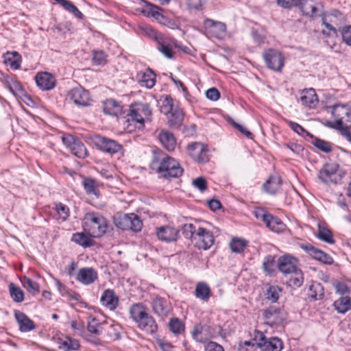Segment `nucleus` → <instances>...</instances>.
Masks as SVG:
<instances>
[{"instance_id": "1", "label": "nucleus", "mask_w": 351, "mask_h": 351, "mask_svg": "<svg viewBox=\"0 0 351 351\" xmlns=\"http://www.w3.org/2000/svg\"><path fill=\"white\" fill-rule=\"evenodd\" d=\"M182 232L184 237L191 239L195 247L199 250H207L214 243L213 233L205 228L186 223L182 227Z\"/></svg>"}, {"instance_id": "2", "label": "nucleus", "mask_w": 351, "mask_h": 351, "mask_svg": "<svg viewBox=\"0 0 351 351\" xmlns=\"http://www.w3.org/2000/svg\"><path fill=\"white\" fill-rule=\"evenodd\" d=\"M150 167L153 171L160 173L161 177L167 179L178 178L182 175L184 171L180 163L173 158L167 155L160 159L154 157Z\"/></svg>"}, {"instance_id": "3", "label": "nucleus", "mask_w": 351, "mask_h": 351, "mask_svg": "<svg viewBox=\"0 0 351 351\" xmlns=\"http://www.w3.org/2000/svg\"><path fill=\"white\" fill-rule=\"evenodd\" d=\"M82 226L84 231L90 234L93 238L103 237L110 228L107 219L101 213L96 212H89L84 215Z\"/></svg>"}, {"instance_id": "4", "label": "nucleus", "mask_w": 351, "mask_h": 351, "mask_svg": "<svg viewBox=\"0 0 351 351\" xmlns=\"http://www.w3.org/2000/svg\"><path fill=\"white\" fill-rule=\"evenodd\" d=\"M131 318L137 324L138 328L147 334L154 335L158 331V324L154 318L147 313L141 304H134L130 308Z\"/></svg>"}, {"instance_id": "5", "label": "nucleus", "mask_w": 351, "mask_h": 351, "mask_svg": "<svg viewBox=\"0 0 351 351\" xmlns=\"http://www.w3.org/2000/svg\"><path fill=\"white\" fill-rule=\"evenodd\" d=\"M127 117L128 131L131 132L133 130L131 127L132 124L134 125V128L141 129L144 127L145 121H150L152 119L150 106L146 103L132 104Z\"/></svg>"}, {"instance_id": "6", "label": "nucleus", "mask_w": 351, "mask_h": 351, "mask_svg": "<svg viewBox=\"0 0 351 351\" xmlns=\"http://www.w3.org/2000/svg\"><path fill=\"white\" fill-rule=\"evenodd\" d=\"M344 176V173L336 162H327L319 171L318 178L326 184H337Z\"/></svg>"}, {"instance_id": "7", "label": "nucleus", "mask_w": 351, "mask_h": 351, "mask_svg": "<svg viewBox=\"0 0 351 351\" xmlns=\"http://www.w3.org/2000/svg\"><path fill=\"white\" fill-rule=\"evenodd\" d=\"M263 58L268 69L276 72H280L285 66V58L278 49L269 48L263 53Z\"/></svg>"}, {"instance_id": "8", "label": "nucleus", "mask_w": 351, "mask_h": 351, "mask_svg": "<svg viewBox=\"0 0 351 351\" xmlns=\"http://www.w3.org/2000/svg\"><path fill=\"white\" fill-rule=\"evenodd\" d=\"M114 224L122 230H131L133 232H139L143 227V222L139 217L134 214H126L123 217L115 219Z\"/></svg>"}, {"instance_id": "9", "label": "nucleus", "mask_w": 351, "mask_h": 351, "mask_svg": "<svg viewBox=\"0 0 351 351\" xmlns=\"http://www.w3.org/2000/svg\"><path fill=\"white\" fill-rule=\"evenodd\" d=\"M63 144L70 152L79 158H85L88 156V150L84 144L71 134H64L62 136Z\"/></svg>"}, {"instance_id": "10", "label": "nucleus", "mask_w": 351, "mask_h": 351, "mask_svg": "<svg viewBox=\"0 0 351 351\" xmlns=\"http://www.w3.org/2000/svg\"><path fill=\"white\" fill-rule=\"evenodd\" d=\"M332 114L336 119L331 125L351 126V106L348 104H336L332 106Z\"/></svg>"}, {"instance_id": "11", "label": "nucleus", "mask_w": 351, "mask_h": 351, "mask_svg": "<svg viewBox=\"0 0 351 351\" xmlns=\"http://www.w3.org/2000/svg\"><path fill=\"white\" fill-rule=\"evenodd\" d=\"M94 143L101 151L113 155L121 152L123 147L116 141L97 135L94 138Z\"/></svg>"}, {"instance_id": "12", "label": "nucleus", "mask_w": 351, "mask_h": 351, "mask_svg": "<svg viewBox=\"0 0 351 351\" xmlns=\"http://www.w3.org/2000/svg\"><path fill=\"white\" fill-rule=\"evenodd\" d=\"M189 156L196 162L203 163L208 161V150L206 145L201 143L194 142L187 145Z\"/></svg>"}, {"instance_id": "13", "label": "nucleus", "mask_w": 351, "mask_h": 351, "mask_svg": "<svg viewBox=\"0 0 351 351\" xmlns=\"http://www.w3.org/2000/svg\"><path fill=\"white\" fill-rule=\"evenodd\" d=\"M216 335L215 328L208 324H199L194 326L192 331L193 338L199 343H207L210 339Z\"/></svg>"}, {"instance_id": "14", "label": "nucleus", "mask_w": 351, "mask_h": 351, "mask_svg": "<svg viewBox=\"0 0 351 351\" xmlns=\"http://www.w3.org/2000/svg\"><path fill=\"white\" fill-rule=\"evenodd\" d=\"M300 247L309 256H312L314 259L320 261L326 265H331L333 263V258L326 252L315 247L308 243H300Z\"/></svg>"}, {"instance_id": "15", "label": "nucleus", "mask_w": 351, "mask_h": 351, "mask_svg": "<svg viewBox=\"0 0 351 351\" xmlns=\"http://www.w3.org/2000/svg\"><path fill=\"white\" fill-rule=\"evenodd\" d=\"M204 25L207 33L213 38L221 39L226 36V25L222 22L206 19L204 22Z\"/></svg>"}, {"instance_id": "16", "label": "nucleus", "mask_w": 351, "mask_h": 351, "mask_svg": "<svg viewBox=\"0 0 351 351\" xmlns=\"http://www.w3.org/2000/svg\"><path fill=\"white\" fill-rule=\"evenodd\" d=\"M257 346L261 351H281L283 348V343L280 338L276 337L267 338L263 335Z\"/></svg>"}, {"instance_id": "17", "label": "nucleus", "mask_w": 351, "mask_h": 351, "mask_svg": "<svg viewBox=\"0 0 351 351\" xmlns=\"http://www.w3.org/2000/svg\"><path fill=\"white\" fill-rule=\"evenodd\" d=\"M321 5L319 0H297L296 7L304 15L314 17L317 15L319 6Z\"/></svg>"}, {"instance_id": "18", "label": "nucleus", "mask_w": 351, "mask_h": 351, "mask_svg": "<svg viewBox=\"0 0 351 351\" xmlns=\"http://www.w3.org/2000/svg\"><path fill=\"white\" fill-rule=\"evenodd\" d=\"M151 304L154 313L162 318L167 317L171 311L168 301L160 296L154 297Z\"/></svg>"}, {"instance_id": "19", "label": "nucleus", "mask_w": 351, "mask_h": 351, "mask_svg": "<svg viewBox=\"0 0 351 351\" xmlns=\"http://www.w3.org/2000/svg\"><path fill=\"white\" fill-rule=\"evenodd\" d=\"M70 97L71 100L78 106H88L92 102L88 91L82 87L72 89L70 92Z\"/></svg>"}, {"instance_id": "20", "label": "nucleus", "mask_w": 351, "mask_h": 351, "mask_svg": "<svg viewBox=\"0 0 351 351\" xmlns=\"http://www.w3.org/2000/svg\"><path fill=\"white\" fill-rule=\"evenodd\" d=\"M297 265V259L291 255H284L278 260V269L286 276L295 271L298 268Z\"/></svg>"}, {"instance_id": "21", "label": "nucleus", "mask_w": 351, "mask_h": 351, "mask_svg": "<svg viewBox=\"0 0 351 351\" xmlns=\"http://www.w3.org/2000/svg\"><path fill=\"white\" fill-rule=\"evenodd\" d=\"M300 95L298 101L300 102L302 106L310 109L316 108L319 99L315 89L312 88L304 89L300 92Z\"/></svg>"}, {"instance_id": "22", "label": "nucleus", "mask_w": 351, "mask_h": 351, "mask_svg": "<svg viewBox=\"0 0 351 351\" xmlns=\"http://www.w3.org/2000/svg\"><path fill=\"white\" fill-rule=\"evenodd\" d=\"M156 234L159 240L167 243L177 241L179 231L171 226H162L157 228Z\"/></svg>"}, {"instance_id": "23", "label": "nucleus", "mask_w": 351, "mask_h": 351, "mask_svg": "<svg viewBox=\"0 0 351 351\" xmlns=\"http://www.w3.org/2000/svg\"><path fill=\"white\" fill-rule=\"evenodd\" d=\"M36 85L43 90H49L56 86L54 76L47 72L38 73L35 76Z\"/></svg>"}, {"instance_id": "24", "label": "nucleus", "mask_w": 351, "mask_h": 351, "mask_svg": "<svg viewBox=\"0 0 351 351\" xmlns=\"http://www.w3.org/2000/svg\"><path fill=\"white\" fill-rule=\"evenodd\" d=\"M97 278V272L93 267L81 268L76 277V280L84 285L93 284Z\"/></svg>"}, {"instance_id": "25", "label": "nucleus", "mask_w": 351, "mask_h": 351, "mask_svg": "<svg viewBox=\"0 0 351 351\" xmlns=\"http://www.w3.org/2000/svg\"><path fill=\"white\" fill-rule=\"evenodd\" d=\"M14 317L19 324V330L22 332H27L36 328L34 322L29 319L23 312L14 311Z\"/></svg>"}, {"instance_id": "26", "label": "nucleus", "mask_w": 351, "mask_h": 351, "mask_svg": "<svg viewBox=\"0 0 351 351\" xmlns=\"http://www.w3.org/2000/svg\"><path fill=\"white\" fill-rule=\"evenodd\" d=\"M101 304L110 311L114 310L119 304V298L116 295L114 290H105L100 298Z\"/></svg>"}, {"instance_id": "27", "label": "nucleus", "mask_w": 351, "mask_h": 351, "mask_svg": "<svg viewBox=\"0 0 351 351\" xmlns=\"http://www.w3.org/2000/svg\"><path fill=\"white\" fill-rule=\"evenodd\" d=\"M194 295L197 299L203 302H208L212 296L211 289L207 282H199L195 285Z\"/></svg>"}, {"instance_id": "28", "label": "nucleus", "mask_w": 351, "mask_h": 351, "mask_svg": "<svg viewBox=\"0 0 351 351\" xmlns=\"http://www.w3.org/2000/svg\"><path fill=\"white\" fill-rule=\"evenodd\" d=\"M158 139L164 148L168 151H173L177 141L173 134L167 130H162L158 134Z\"/></svg>"}, {"instance_id": "29", "label": "nucleus", "mask_w": 351, "mask_h": 351, "mask_svg": "<svg viewBox=\"0 0 351 351\" xmlns=\"http://www.w3.org/2000/svg\"><path fill=\"white\" fill-rule=\"evenodd\" d=\"M136 77L140 85L147 88H153L156 84V75L149 69L145 72L138 73Z\"/></svg>"}, {"instance_id": "30", "label": "nucleus", "mask_w": 351, "mask_h": 351, "mask_svg": "<svg viewBox=\"0 0 351 351\" xmlns=\"http://www.w3.org/2000/svg\"><path fill=\"white\" fill-rule=\"evenodd\" d=\"M103 111L106 114L117 117L122 111V106L114 99H108L103 103Z\"/></svg>"}, {"instance_id": "31", "label": "nucleus", "mask_w": 351, "mask_h": 351, "mask_svg": "<svg viewBox=\"0 0 351 351\" xmlns=\"http://www.w3.org/2000/svg\"><path fill=\"white\" fill-rule=\"evenodd\" d=\"M4 62L12 69H19L21 63V56L17 51H8L3 56Z\"/></svg>"}, {"instance_id": "32", "label": "nucleus", "mask_w": 351, "mask_h": 351, "mask_svg": "<svg viewBox=\"0 0 351 351\" xmlns=\"http://www.w3.org/2000/svg\"><path fill=\"white\" fill-rule=\"evenodd\" d=\"M93 237L88 232H76L73 234L71 240L84 247H88L93 246L94 244Z\"/></svg>"}, {"instance_id": "33", "label": "nucleus", "mask_w": 351, "mask_h": 351, "mask_svg": "<svg viewBox=\"0 0 351 351\" xmlns=\"http://www.w3.org/2000/svg\"><path fill=\"white\" fill-rule=\"evenodd\" d=\"M178 102L177 100L173 99L170 95H162L158 100V104L160 108V112L165 115H167L170 110L174 107V104Z\"/></svg>"}, {"instance_id": "34", "label": "nucleus", "mask_w": 351, "mask_h": 351, "mask_svg": "<svg viewBox=\"0 0 351 351\" xmlns=\"http://www.w3.org/2000/svg\"><path fill=\"white\" fill-rule=\"evenodd\" d=\"M83 187L89 195H94L96 198L100 197V193L97 181L92 178H85L82 181Z\"/></svg>"}, {"instance_id": "35", "label": "nucleus", "mask_w": 351, "mask_h": 351, "mask_svg": "<svg viewBox=\"0 0 351 351\" xmlns=\"http://www.w3.org/2000/svg\"><path fill=\"white\" fill-rule=\"evenodd\" d=\"M282 185V180L278 176H271L269 180L264 184L265 191L271 195L276 194Z\"/></svg>"}, {"instance_id": "36", "label": "nucleus", "mask_w": 351, "mask_h": 351, "mask_svg": "<svg viewBox=\"0 0 351 351\" xmlns=\"http://www.w3.org/2000/svg\"><path fill=\"white\" fill-rule=\"evenodd\" d=\"M157 49L162 53L167 58H173L174 52L172 49L171 45L166 39L159 37L156 38Z\"/></svg>"}, {"instance_id": "37", "label": "nucleus", "mask_w": 351, "mask_h": 351, "mask_svg": "<svg viewBox=\"0 0 351 351\" xmlns=\"http://www.w3.org/2000/svg\"><path fill=\"white\" fill-rule=\"evenodd\" d=\"M289 280L287 284L293 289H297L302 286L304 282L303 273L301 269L298 268L295 271L288 274Z\"/></svg>"}, {"instance_id": "38", "label": "nucleus", "mask_w": 351, "mask_h": 351, "mask_svg": "<svg viewBox=\"0 0 351 351\" xmlns=\"http://www.w3.org/2000/svg\"><path fill=\"white\" fill-rule=\"evenodd\" d=\"M80 348V341L77 339L66 337L59 343V348L64 351H76Z\"/></svg>"}, {"instance_id": "39", "label": "nucleus", "mask_w": 351, "mask_h": 351, "mask_svg": "<svg viewBox=\"0 0 351 351\" xmlns=\"http://www.w3.org/2000/svg\"><path fill=\"white\" fill-rule=\"evenodd\" d=\"M333 306L338 313L344 314L351 308V298L342 296L334 302Z\"/></svg>"}, {"instance_id": "40", "label": "nucleus", "mask_w": 351, "mask_h": 351, "mask_svg": "<svg viewBox=\"0 0 351 351\" xmlns=\"http://www.w3.org/2000/svg\"><path fill=\"white\" fill-rule=\"evenodd\" d=\"M184 114L182 108L175 110L173 114L167 117L169 125L172 128H178L183 123Z\"/></svg>"}, {"instance_id": "41", "label": "nucleus", "mask_w": 351, "mask_h": 351, "mask_svg": "<svg viewBox=\"0 0 351 351\" xmlns=\"http://www.w3.org/2000/svg\"><path fill=\"white\" fill-rule=\"evenodd\" d=\"M54 206L55 211L58 215L57 220L58 222L62 223L66 221L70 216L69 208L61 202L55 203Z\"/></svg>"}, {"instance_id": "42", "label": "nucleus", "mask_w": 351, "mask_h": 351, "mask_svg": "<svg viewBox=\"0 0 351 351\" xmlns=\"http://www.w3.org/2000/svg\"><path fill=\"white\" fill-rule=\"evenodd\" d=\"M145 5L141 8V12L146 16H152L156 19L161 16V9L146 1H143Z\"/></svg>"}, {"instance_id": "43", "label": "nucleus", "mask_w": 351, "mask_h": 351, "mask_svg": "<svg viewBox=\"0 0 351 351\" xmlns=\"http://www.w3.org/2000/svg\"><path fill=\"white\" fill-rule=\"evenodd\" d=\"M317 237L327 243H335V239H333L331 230L323 225L319 224Z\"/></svg>"}, {"instance_id": "44", "label": "nucleus", "mask_w": 351, "mask_h": 351, "mask_svg": "<svg viewBox=\"0 0 351 351\" xmlns=\"http://www.w3.org/2000/svg\"><path fill=\"white\" fill-rule=\"evenodd\" d=\"M265 225L271 230L277 233L282 232L285 229V225L282 220L272 215Z\"/></svg>"}, {"instance_id": "45", "label": "nucleus", "mask_w": 351, "mask_h": 351, "mask_svg": "<svg viewBox=\"0 0 351 351\" xmlns=\"http://www.w3.org/2000/svg\"><path fill=\"white\" fill-rule=\"evenodd\" d=\"M324 295V287L318 282H313L309 287L308 295L314 300H321Z\"/></svg>"}, {"instance_id": "46", "label": "nucleus", "mask_w": 351, "mask_h": 351, "mask_svg": "<svg viewBox=\"0 0 351 351\" xmlns=\"http://www.w3.org/2000/svg\"><path fill=\"white\" fill-rule=\"evenodd\" d=\"M23 287L31 294L36 295L40 292V286L38 282L31 278L23 276L21 278Z\"/></svg>"}, {"instance_id": "47", "label": "nucleus", "mask_w": 351, "mask_h": 351, "mask_svg": "<svg viewBox=\"0 0 351 351\" xmlns=\"http://www.w3.org/2000/svg\"><path fill=\"white\" fill-rule=\"evenodd\" d=\"M8 289L10 298L14 302L21 303L24 300V292L14 283H10Z\"/></svg>"}, {"instance_id": "48", "label": "nucleus", "mask_w": 351, "mask_h": 351, "mask_svg": "<svg viewBox=\"0 0 351 351\" xmlns=\"http://www.w3.org/2000/svg\"><path fill=\"white\" fill-rule=\"evenodd\" d=\"M279 313V309L273 306L265 309L263 313V316L265 321V324L270 326L271 327H274L276 326V322L273 321L271 319L273 317L277 316Z\"/></svg>"}, {"instance_id": "49", "label": "nucleus", "mask_w": 351, "mask_h": 351, "mask_svg": "<svg viewBox=\"0 0 351 351\" xmlns=\"http://www.w3.org/2000/svg\"><path fill=\"white\" fill-rule=\"evenodd\" d=\"M282 291V289L277 285H270L266 291V298L271 302H276Z\"/></svg>"}, {"instance_id": "50", "label": "nucleus", "mask_w": 351, "mask_h": 351, "mask_svg": "<svg viewBox=\"0 0 351 351\" xmlns=\"http://www.w3.org/2000/svg\"><path fill=\"white\" fill-rule=\"evenodd\" d=\"M311 143L318 149L324 152L329 153L332 152V144L328 141L313 136Z\"/></svg>"}, {"instance_id": "51", "label": "nucleus", "mask_w": 351, "mask_h": 351, "mask_svg": "<svg viewBox=\"0 0 351 351\" xmlns=\"http://www.w3.org/2000/svg\"><path fill=\"white\" fill-rule=\"evenodd\" d=\"M287 123L291 130H293L300 136L304 138H313V135L312 134L306 130L302 125H300L298 123L293 122L292 121H287Z\"/></svg>"}, {"instance_id": "52", "label": "nucleus", "mask_w": 351, "mask_h": 351, "mask_svg": "<svg viewBox=\"0 0 351 351\" xmlns=\"http://www.w3.org/2000/svg\"><path fill=\"white\" fill-rule=\"evenodd\" d=\"M247 246V241L240 238H233L230 243V247L233 252L241 253Z\"/></svg>"}, {"instance_id": "53", "label": "nucleus", "mask_w": 351, "mask_h": 351, "mask_svg": "<svg viewBox=\"0 0 351 351\" xmlns=\"http://www.w3.org/2000/svg\"><path fill=\"white\" fill-rule=\"evenodd\" d=\"M169 327V330L175 335L182 334L184 331V324L177 317L170 319Z\"/></svg>"}, {"instance_id": "54", "label": "nucleus", "mask_w": 351, "mask_h": 351, "mask_svg": "<svg viewBox=\"0 0 351 351\" xmlns=\"http://www.w3.org/2000/svg\"><path fill=\"white\" fill-rule=\"evenodd\" d=\"M9 89L10 92L15 96L21 97L22 95L24 97L27 98L28 100H31V97L29 95H27L25 93L24 89L21 86V85L16 81H14L9 84Z\"/></svg>"}, {"instance_id": "55", "label": "nucleus", "mask_w": 351, "mask_h": 351, "mask_svg": "<svg viewBox=\"0 0 351 351\" xmlns=\"http://www.w3.org/2000/svg\"><path fill=\"white\" fill-rule=\"evenodd\" d=\"M88 330L95 335H100L101 332V325L95 317H91L88 321Z\"/></svg>"}, {"instance_id": "56", "label": "nucleus", "mask_w": 351, "mask_h": 351, "mask_svg": "<svg viewBox=\"0 0 351 351\" xmlns=\"http://www.w3.org/2000/svg\"><path fill=\"white\" fill-rule=\"evenodd\" d=\"M121 326L118 324H111L107 331L108 336L112 340L121 339Z\"/></svg>"}, {"instance_id": "57", "label": "nucleus", "mask_w": 351, "mask_h": 351, "mask_svg": "<svg viewBox=\"0 0 351 351\" xmlns=\"http://www.w3.org/2000/svg\"><path fill=\"white\" fill-rule=\"evenodd\" d=\"M254 214L256 219L261 220L264 223H267L271 214L268 213L266 210L263 208H256L254 211Z\"/></svg>"}, {"instance_id": "58", "label": "nucleus", "mask_w": 351, "mask_h": 351, "mask_svg": "<svg viewBox=\"0 0 351 351\" xmlns=\"http://www.w3.org/2000/svg\"><path fill=\"white\" fill-rule=\"evenodd\" d=\"M331 127L340 131L341 134L351 143V132L350 128L351 126H347L346 125H341V126L337 125H331Z\"/></svg>"}, {"instance_id": "59", "label": "nucleus", "mask_w": 351, "mask_h": 351, "mask_svg": "<svg viewBox=\"0 0 351 351\" xmlns=\"http://www.w3.org/2000/svg\"><path fill=\"white\" fill-rule=\"evenodd\" d=\"M93 61L97 65H101L106 62V55L103 51H95L93 54Z\"/></svg>"}, {"instance_id": "60", "label": "nucleus", "mask_w": 351, "mask_h": 351, "mask_svg": "<svg viewBox=\"0 0 351 351\" xmlns=\"http://www.w3.org/2000/svg\"><path fill=\"white\" fill-rule=\"evenodd\" d=\"M275 265V257L269 255L265 258L264 262H263V268L264 269L268 272L271 273L274 270V267Z\"/></svg>"}, {"instance_id": "61", "label": "nucleus", "mask_w": 351, "mask_h": 351, "mask_svg": "<svg viewBox=\"0 0 351 351\" xmlns=\"http://www.w3.org/2000/svg\"><path fill=\"white\" fill-rule=\"evenodd\" d=\"M220 93L217 88L213 87L206 91V97L207 99L215 101L220 98Z\"/></svg>"}, {"instance_id": "62", "label": "nucleus", "mask_w": 351, "mask_h": 351, "mask_svg": "<svg viewBox=\"0 0 351 351\" xmlns=\"http://www.w3.org/2000/svg\"><path fill=\"white\" fill-rule=\"evenodd\" d=\"M252 36L254 42L258 45H261V44L264 43L266 38L265 34L255 29L252 31Z\"/></svg>"}, {"instance_id": "63", "label": "nucleus", "mask_w": 351, "mask_h": 351, "mask_svg": "<svg viewBox=\"0 0 351 351\" xmlns=\"http://www.w3.org/2000/svg\"><path fill=\"white\" fill-rule=\"evenodd\" d=\"M341 34L343 40L348 45L351 46V26H346L343 27Z\"/></svg>"}, {"instance_id": "64", "label": "nucleus", "mask_w": 351, "mask_h": 351, "mask_svg": "<svg viewBox=\"0 0 351 351\" xmlns=\"http://www.w3.org/2000/svg\"><path fill=\"white\" fill-rule=\"evenodd\" d=\"M204 350L205 351H224L223 346L215 341L207 342Z\"/></svg>"}]
</instances>
